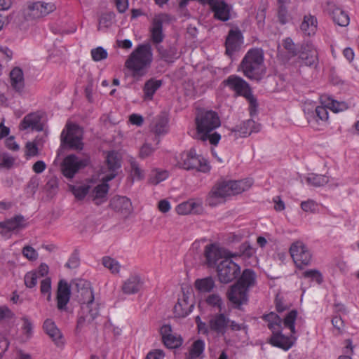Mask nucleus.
<instances>
[{
  "mask_svg": "<svg viewBox=\"0 0 359 359\" xmlns=\"http://www.w3.org/2000/svg\"><path fill=\"white\" fill-rule=\"evenodd\" d=\"M196 135L198 139L217 145L221 140V135L213 132L221 126L218 114L212 110H202L197 113L195 118Z\"/></svg>",
  "mask_w": 359,
  "mask_h": 359,
  "instance_id": "f257e3e1",
  "label": "nucleus"
},
{
  "mask_svg": "<svg viewBox=\"0 0 359 359\" xmlns=\"http://www.w3.org/2000/svg\"><path fill=\"white\" fill-rule=\"evenodd\" d=\"M252 184V181L250 179L219 182L208 194L207 204L212 207L217 206L222 203L226 197L241 194L250 189Z\"/></svg>",
  "mask_w": 359,
  "mask_h": 359,
  "instance_id": "f03ea898",
  "label": "nucleus"
},
{
  "mask_svg": "<svg viewBox=\"0 0 359 359\" xmlns=\"http://www.w3.org/2000/svg\"><path fill=\"white\" fill-rule=\"evenodd\" d=\"M153 60L152 49L149 44L139 45L125 62V67L133 77H142L147 73Z\"/></svg>",
  "mask_w": 359,
  "mask_h": 359,
  "instance_id": "7ed1b4c3",
  "label": "nucleus"
},
{
  "mask_svg": "<svg viewBox=\"0 0 359 359\" xmlns=\"http://www.w3.org/2000/svg\"><path fill=\"white\" fill-rule=\"evenodd\" d=\"M244 75L250 79L259 81L264 76V53L259 48L249 50L241 62Z\"/></svg>",
  "mask_w": 359,
  "mask_h": 359,
  "instance_id": "20e7f679",
  "label": "nucleus"
},
{
  "mask_svg": "<svg viewBox=\"0 0 359 359\" xmlns=\"http://www.w3.org/2000/svg\"><path fill=\"white\" fill-rule=\"evenodd\" d=\"M297 311L292 310L289 311L283 318V325L285 328L290 330L291 334L285 336L282 331L274 332L269 339V344L273 346L278 347L284 351H288L291 348L297 341L295 329V321L297 317Z\"/></svg>",
  "mask_w": 359,
  "mask_h": 359,
  "instance_id": "39448f33",
  "label": "nucleus"
},
{
  "mask_svg": "<svg viewBox=\"0 0 359 359\" xmlns=\"http://www.w3.org/2000/svg\"><path fill=\"white\" fill-rule=\"evenodd\" d=\"M176 161L179 168L187 170L208 172L210 170L208 161L203 156L198 154L194 149L179 154L176 156Z\"/></svg>",
  "mask_w": 359,
  "mask_h": 359,
  "instance_id": "423d86ee",
  "label": "nucleus"
},
{
  "mask_svg": "<svg viewBox=\"0 0 359 359\" xmlns=\"http://www.w3.org/2000/svg\"><path fill=\"white\" fill-rule=\"evenodd\" d=\"M224 83L236 93L244 96L248 100L250 114L251 115L256 113L257 107V100L252 95L249 85L245 80L238 76L231 75Z\"/></svg>",
  "mask_w": 359,
  "mask_h": 359,
  "instance_id": "0eeeda50",
  "label": "nucleus"
},
{
  "mask_svg": "<svg viewBox=\"0 0 359 359\" xmlns=\"http://www.w3.org/2000/svg\"><path fill=\"white\" fill-rule=\"evenodd\" d=\"M83 130L77 125L67 123L61 134V141L70 148L81 150L83 147Z\"/></svg>",
  "mask_w": 359,
  "mask_h": 359,
  "instance_id": "6e6552de",
  "label": "nucleus"
},
{
  "mask_svg": "<svg viewBox=\"0 0 359 359\" xmlns=\"http://www.w3.org/2000/svg\"><path fill=\"white\" fill-rule=\"evenodd\" d=\"M290 253L297 268L302 269L311 264V252L303 242L297 241L292 243Z\"/></svg>",
  "mask_w": 359,
  "mask_h": 359,
  "instance_id": "1a4fd4ad",
  "label": "nucleus"
},
{
  "mask_svg": "<svg viewBox=\"0 0 359 359\" xmlns=\"http://www.w3.org/2000/svg\"><path fill=\"white\" fill-rule=\"evenodd\" d=\"M239 265L233 262L230 257H225L217 266L219 280L222 283H229L233 280L240 273Z\"/></svg>",
  "mask_w": 359,
  "mask_h": 359,
  "instance_id": "9d476101",
  "label": "nucleus"
},
{
  "mask_svg": "<svg viewBox=\"0 0 359 359\" xmlns=\"http://www.w3.org/2000/svg\"><path fill=\"white\" fill-rule=\"evenodd\" d=\"M90 163V158L86 156L80 158L74 154L68 155L62 163V172L65 177L73 178L81 169L86 167Z\"/></svg>",
  "mask_w": 359,
  "mask_h": 359,
  "instance_id": "9b49d317",
  "label": "nucleus"
},
{
  "mask_svg": "<svg viewBox=\"0 0 359 359\" xmlns=\"http://www.w3.org/2000/svg\"><path fill=\"white\" fill-rule=\"evenodd\" d=\"M116 173H109L102 177V182L96 184L93 180H90L93 187L90 190V197L96 205H100L107 200V195L109 191L108 182L114 179Z\"/></svg>",
  "mask_w": 359,
  "mask_h": 359,
  "instance_id": "f8f14e48",
  "label": "nucleus"
},
{
  "mask_svg": "<svg viewBox=\"0 0 359 359\" xmlns=\"http://www.w3.org/2000/svg\"><path fill=\"white\" fill-rule=\"evenodd\" d=\"M171 20L169 15L159 13L154 15L149 28L150 36L154 43L159 44L164 39L163 33V23L168 22Z\"/></svg>",
  "mask_w": 359,
  "mask_h": 359,
  "instance_id": "ddd939ff",
  "label": "nucleus"
},
{
  "mask_svg": "<svg viewBox=\"0 0 359 359\" xmlns=\"http://www.w3.org/2000/svg\"><path fill=\"white\" fill-rule=\"evenodd\" d=\"M56 9L53 3L37 1L27 6L25 15L28 19H37L48 15Z\"/></svg>",
  "mask_w": 359,
  "mask_h": 359,
  "instance_id": "4468645a",
  "label": "nucleus"
},
{
  "mask_svg": "<svg viewBox=\"0 0 359 359\" xmlns=\"http://www.w3.org/2000/svg\"><path fill=\"white\" fill-rule=\"evenodd\" d=\"M191 294L189 292L182 291L179 297L177 304L174 306V314L177 318L187 316L194 309V303L191 301Z\"/></svg>",
  "mask_w": 359,
  "mask_h": 359,
  "instance_id": "2eb2a0df",
  "label": "nucleus"
},
{
  "mask_svg": "<svg viewBox=\"0 0 359 359\" xmlns=\"http://www.w3.org/2000/svg\"><path fill=\"white\" fill-rule=\"evenodd\" d=\"M297 55L299 60L306 66H313L318 61L317 50L311 42L304 43L299 50Z\"/></svg>",
  "mask_w": 359,
  "mask_h": 359,
  "instance_id": "dca6fc26",
  "label": "nucleus"
},
{
  "mask_svg": "<svg viewBox=\"0 0 359 359\" xmlns=\"http://www.w3.org/2000/svg\"><path fill=\"white\" fill-rule=\"evenodd\" d=\"M229 301L236 307L246 304L248 300V290L235 283L227 292Z\"/></svg>",
  "mask_w": 359,
  "mask_h": 359,
  "instance_id": "f3484780",
  "label": "nucleus"
},
{
  "mask_svg": "<svg viewBox=\"0 0 359 359\" xmlns=\"http://www.w3.org/2000/svg\"><path fill=\"white\" fill-rule=\"evenodd\" d=\"M215 18L227 21L230 18L231 7L224 0H208Z\"/></svg>",
  "mask_w": 359,
  "mask_h": 359,
  "instance_id": "a211bd4d",
  "label": "nucleus"
},
{
  "mask_svg": "<svg viewBox=\"0 0 359 359\" xmlns=\"http://www.w3.org/2000/svg\"><path fill=\"white\" fill-rule=\"evenodd\" d=\"M261 130V125L252 119L243 121L239 125L233 128L231 130L235 135L239 137H245L252 133H258Z\"/></svg>",
  "mask_w": 359,
  "mask_h": 359,
  "instance_id": "6ab92c4d",
  "label": "nucleus"
},
{
  "mask_svg": "<svg viewBox=\"0 0 359 359\" xmlns=\"http://www.w3.org/2000/svg\"><path fill=\"white\" fill-rule=\"evenodd\" d=\"M175 210L177 214L185 215L188 214H201L203 212L201 200L191 199L177 205Z\"/></svg>",
  "mask_w": 359,
  "mask_h": 359,
  "instance_id": "aec40b11",
  "label": "nucleus"
},
{
  "mask_svg": "<svg viewBox=\"0 0 359 359\" xmlns=\"http://www.w3.org/2000/svg\"><path fill=\"white\" fill-rule=\"evenodd\" d=\"M71 295L70 286L67 281L61 280L58 283L57 290V307L59 310H65Z\"/></svg>",
  "mask_w": 359,
  "mask_h": 359,
  "instance_id": "412c9836",
  "label": "nucleus"
},
{
  "mask_svg": "<svg viewBox=\"0 0 359 359\" xmlns=\"http://www.w3.org/2000/svg\"><path fill=\"white\" fill-rule=\"evenodd\" d=\"M110 205L115 211L121 212L125 216L130 215L133 211L130 200L126 196H116L113 197Z\"/></svg>",
  "mask_w": 359,
  "mask_h": 359,
  "instance_id": "4be33fe9",
  "label": "nucleus"
},
{
  "mask_svg": "<svg viewBox=\"0 0 359 359\" xmlns=\"http://www.w3.org/2000/svg\"><path fill=\"white\" fill-rule=\"evenodd\" d=\"M144 285V281L137 274L130 275L123 281L121 290L126 294H133L139 292Z\"/></svg>",
  "mask_w": 359,
  "mask_h": 359,
  "instance_id": "5701e85b",
  "label": "nucleus"
},
{
  "mask_svg": "<svg viewBox=\"0 0 359 359\" xmlns=\"http://www.w3.org/2000/svg\"><path fill=\"white\" fill-rule=\"evenodd\" d=\"M242 34L239 30H230L226 39V53L231 55L242 43Z\"/></svg>",
  "mask_w": 359,
  "mask_h": 359,
  "instance_id": "b1692460",
  "label": "nucleus"
},
{
  "mask_svg": "<svg viewBox=\"0 0 359 359\" xmlns=\"http://www.w3.org/2000/svg\"><path fill=\"white\" fill-rule=\"evenodd\" d=\"M19 128L22 130L27 129L35 130L37 131L41 130L43 127L41 123L40 114L37 112H33L26 115L21 121Z\"/></svg>",
  "mask_w": 359,
  "mask_h": 359,
  "instance_id": "393cba45",
  "label": "nucleus"
},
{
  "mask_svg": "<svg viewBox=\"0 0 359 359\" xmlns=\"http://www.w3.org/2000/svg\"><path fill=\"white\" fill-rule=\"evenodd\" d=\"M230 320L224 313L213 316L209 321L210 330L217 334H224L226 332Z\"/></svg>",
  "mask_w": 359,
  "mask_h": 359,
  "instance_id": "a878e982",
  "label": "nucleus"
},
{
  "mask_svg": "<svg viewBox=\"0 0 359 359\" xmlns=\"http://www.w3.org/2000/svg\"><path fill=\"white\" fill-rule=\"evenodd\" d=\"M10 81L12 88L17 92H22L25 87L24 73L21 68L14 67L10 72Z\"/></svg>",
  "mask_w": 359,
  "mask_h": 359,
  "instance_id": "bb28decb",
  "label": "nucleus"
},
{
  "mask_svg": "<svg viewBox=\"0 0 359 359\" xmlns=\"http://www.w3.org/2000/svg\"><path fill=\"white\" fill-rule=\"evenodd\" d=\"M25 226V220L22 216H16L6 221L0 222V228L5 231H19Z\"/></svg>",
  "mask_w": 359,
  "mask_h": 359,
  "instance_id": "cd10ccee",
  "label": "nucleus"
},
{
  "mask_svg": "<svg viewBox=\"0 0 359 359\" xmlns=\"http://www.w3.org/2000/svg\"><path fill=\"white\" fill-rule=\"evenodd\" d=\"M320 100L321 104H324L334 113L344 111L348 108L346 102L335 100L327 95H321Z\"/></svg>",
  "mask_w": 359,
  "mask_h": 359,
  "instance_id": "c85d7f7f",
  "label": "nucleus"
},
{
  "mask_svg": "<svg viewBox=\"0 0 359 359\" xmlns=\"http://www.w3.org/2000/svg\"><path fill=\"white\" fill-rule=\"evenodd\" d=\"M205 256L207 264L212 267L215 266L217 262L222 258L223 253L220 248L214 244L207 245L205 250Z\"/></svg>",
  "mask_w": 359,
  "mask_h": 359,
  "instance_id": "c756f323",
  "label": "nucleus"
},
{
  "mask_svg": "<svg viewBox=\"0 0 359 359\" xmlns=\"http://www.w3.org/2000/svg\"><path fill=\"white\" fill-rule=\"evenodd\" d=\"M43 329L57 346L63 344L62 334L53 321L50 319L46 320L43 323Z\"/></svg>",
  "mask_w": 359,
  "mask_h": 359,
  "instance_id": "7c9ffc66",
  "label": "nucleus"
},
{
  "mask_svg": "<svg viewBox=\"0 0 359 359\" xmlns=\"http://www.w3.org/2000/svg\"><path fill=\"white\" fill-rule=\"evenodd\" d=\"M318 22L316 18L311 15H306L300 25V29L305 35L315 34L317 30Z\"/></svg>",
  "mask_w": 359,
  "mask_h": 359,
  "instance_id": "2f4dec72",
  "label": "nucleus"
},
{
  "mask_svg": "<svg viewBox=\"0 0 359 359\" xmlns=\"http://www.w3.org/2000/svg\"><path fill=\"white\" fill-rule=\"evenodd\" d=\"M256 283V274L251 269H245L243 271L236 284L249 291Z\"/></svg>",
  "mask_w": 359,
  "mask_h": 359,
  "instance_id": "473e14b6",
  "label": "nucleus"
},
{
  "mask_svg": "<svg viewBox=\"0 0 359 359\" xmlns=\"http://www.w3.org/2000/svg\"><path fill=\"white\" fill-rule=\"evenodd\" d=\"M92 187L93 185L90 183V181L82 184L69 185V190L75 198L79 201L83 200L87 195L90 196V190Z\"/></svg>",
  "mask_w": 359,
  "mask_h": 359,
  "instance_id": "72a5a7b5",
  "label": "nucleus"
},
{
  "mask_svg": "<svg viewBox=\"0 0 359 359\" xmlns=\"http://www.w3.org/2000/svg\"><path fill=\"white\" fill-rule=\"evenodd\" d=\"M263 319L267 322L268 327L272 331V334L280 331L283 320L276 313L271 312L263 316Z\"/></svg>",
  "mask_w": 359,
  "mask_h": 359,
  "instance_id": "f704fd0d",
  "label": "nucleus"
},
{
  "mask_svg": "<svg viewBox=\"0 0 359 359\" xmlns=\"http://www.w3.org/2000/svg\"><path fill=\"white\" fill-rule=\"evenodd\" d=\"M306 105V104H305ZM312 108H315V111H311L310 109H306V106H304V111L305 114L307 116V118L309 121H310V118L313 117L314 115L320 121H326L328 119V111L327 109L328 107H325L324 104H322L321 106L314 107L313 106Z\"/></svg>",
  "mask_w": 359,
  "mask_h": 359,
  "instance_id": "c9c22d12",
  "label": "nucleus"
},
{
  "mask_svg": "<svg viewBox=\"0 0 359 359\" xmlns=\"http://www.w3.org/2000/svg\"><path fill=\"white\" fill-rule=\"evenodd\" d=\"M194 286L198 292L208 293L214 289L215 283L212 277H206L196 280Z\"/></svg>",
  "mask_w": 359,
  "mask_h": 359,
  "instance_id": "e433bc0d",
  "label": "nucleus"
},
{
  "mask_svg": "<svg viewBox=\"0 0 359 359\" xmlns=\"http://www.w3.org/2000/svg\"><path fill=\"white\" fill-rule=\"evenodd\" d=\"M162 83L160 80L149 79L144 86V99L151 100L156 91L161 87Z\"/></svg>",
  "mask_w": 359,
  "mask_h": 359,
  "instance_id": "4c0bfd02",
  "label": "nucleus"
},
{
  "mask_svg": "<svg viewBox=\"0 0 359 359\" xmlns=\"http://www.w3.org/2000/svg\"><path fill=\"white\" fill-rule=\"evenodd\" d=\"M334 22L341 27H346L350 22V18L346 12L340 8H335L332 13Z\"/></svg>",
  "mask_w": 359,
  "mask_h": 359,
  "instance_id": "58836bf2",
  "label": "nucleus"
},
{
  "mask_svg": "<svg viewBox=\"0 0 359 359\" xmlns=\"http://www.w3.org/2000/svg\"><path fill=\"white\" fill-rule=\"evenodd\" d=\"M157 50L161 58L168 62H173L179 57L177 49L174 47L165 49L162 46H158Z\"/></svg>",
  "mask_w": 359,
  "mask_h": 359,
  "instance_id": "ea45409f",
  "label": "nucleus"
},
{
  "mask_svg": "<svg viewBox=\"0 0 359 359\" xmlns=\"http://www.w3.org/2000/svg\"><path fill=\"white\" fill-rule=\"evenodd\" d=\"M169 177V172L166 170L161 168L153 169L149 175V181L152 184H158L165 180Z\"/></svg>",
  "mask_w": 359,
  "mask_h": 359,
  "instance_id": "a19ab883",
  "label": "nucleus"
},
{
  "mask_svg": "<svg viewBox=\"0 0 359 359\" xmlns=\"http://www.w3.org/2000/svg\"><path fill=\"white\" fill-rule=\"evenodd\" d=\"M81 309L83 314L86 315L85 318L88 320H94L100 313L99 304L97 302L82 306Z\"/></svg>",
  "mask_w": 359,
  "mask_h": 359,
  "instance_id": "79ce46f5",
  "label": "nucleus"
},
{
  "mask_svg": "<svg viewBox=\"0 0 359 359\" xmlns=\"http://www.w3.org/2000/svg\"><path fill=\"white\" fill-rule=\"evenodd\" d=\"M102 264L105 268L108 269L111 273L117 275L120 273L121 265L116 259L109 256H105L102 259Z\"/></svg>",
  "mask_w": 359,
  "mask_h": 359,
  "instance_id": "37998d69",
  "label": "nucleus"
},
{
  "mask_svg": "<svg viewBox=\"0 0 359 359\" xmlns=\"http://www.w3.org/2000/svg\"><path fill=\"white\" fill-rule=\"evenodd\" d=\"M107 163L110 173H116V170L121 167L120 159L117 153L110 151L107 156Z\"/></svg>",
  "mask_w": 359,
  "mask_h": 359,
  "instance_id": "c03bdc74",
  "label": "nucleus"
},
{
  "mask_svg": "<svg viewBox=\"0 0 359 359\" xmlns=\"http://www.w3.org/2000/svg\"><path fill=\"white\" fill-rule=\"evenodd\" d=\"M154 132L158 135L165 134L168 131V118L165 116H160L156 118Z\"/></svg>",
  "mask_w": 359,
  "mask_h": 359,
  "instance_id": "a18cd8bd",
  "label": "nucleus"
},
{
  "mask_svg": "<svg viewBox=\"0 0 359 359\" xmlns=\"http://www.w3.org/2000/svg\"><path fill=\"white\" fill-rule=\"evenodd\" d=\"M94 302H95L94 293L90 287H86L80 290V302L81 306Z\"/></svg>",
  "mask_w": 359,
  "mask_h": 359,
  "instance_id": "49530a36",
  "label": "nucleus"
},
{
  "mask_svg": "<svg viewBox=\"0 0 359 359\" xmlns=\"http://www.w3.org/2000/svg\"><path fill=\"white\" fill-rule=\"evenodd\" d=\"M205 342L198 339L194 342L189 351V359H196L204 351Z\"/></svg>",
  "mask_w": 359,
  "mask_h": 359,
  "instance_id": "de8ad7c7",
  "label": "nucleus"
},
{
  "mask_svg": "<svg viewBox=\"0 0 359 359\" xmlns=\"http://www.w3.org/2000/svg\"><path fill=\"white\" fill-rule=\"evenodd\" d=\"M328 181V177L323 175L311 174L306 178L307 183L313 187L323 186L326 184Z\"/></svg>",
  "mask_w": 359,
  "mask_h": 359,
  "instance_id": "09e8293b",
  "label": "nucleus"
},
{
  "mask_svg": "<svg viewBox=\"0 0 359 359\" xmlns=\"http://www.w3.org/2000/svg\"><path fill=\"white\" fill-rule=\"evenodd\" d=\"M40 291L41 294L46 296V299L48 302H50L51 300V280L50 278L46 277L41 281Z\"/></svg>",
  "mask_w": 359,
  "mask_h": 359,
  "instance_id": "8fccbe9b",
  "label": "nucleus"
},
{
  "mask_svg": "<svg viewBox=\"0 0 359 359\" xmlns=\"http://www.w3.org/2000/svg\"><path fill=\"white\" fill-rule=\"evenodd\" d=\"M302 277L304 278H309L312 281H315L318 284H320L323 281V277L320 271L317 269H309L305 271L302 273Z\"/></svg>",
  "mask_w": 359,
  "mask_h": 359,
  "instance_id": "3c124183",
  "label": "nucleus"
},
{
  "mask_svg": "<svg viewBox=\"0 0 359 359\" xmlns=\"http://www.w3.org/2000/svg\"><path fill=\"white\" fill-rule=\"evenodd\" d=\"M92 59L95 62H99L107 57V51L101 46L93 48L90 51Z\"/></svg>",
  "mask_w": 359,
  "mask_h": 359,
  "instance_id": "603ef678",
  "label": "nucleus"
},
{
  "mask_svg": "<svg viewBox=\"0 0 359 359\" xmlns=\"http://www.w3.org/2000/svg\"><path fill=\"white\" fill-rule=\"evenodd\" d=\"M39 278V276H37L36 272H34L33 271L27 272L24 278V281L26 287L29 288H32L35 287L37 284Z\"/></svg>",
  "mask_w": 359,
  "mask_h": 359,
  "instance_id": "864d4df0",
  "label": "nucleus"
},
{
  "mask_svg": "<svg viewBox=\"0 0 359 359\" xmlns=\"http://www.w3.org/2000/svg\"><path fill=\"white\" fill-rule=\"evenodd\" d=\"M164 344L169 348H175L181 346L182 340L180 337L174 336L172 334L163 340Z\"/></svg>",
  "mask_w": 359,
  "mask_h": 359,
  "instance_id": "5fc2aeb1",
  "label": "nucleus"
},
{
  "mask_svg": "<svg viewBox=\"0 0 359 359\" xmlns=\"http://www.w3.org/2000/svg\"><path fill=\"white\" fill-rule=\"evenodd\" d=\"M206 303L218 309L219 311L222 309V300L218 294H210L206 298Z\"/></svg>",
  "mask_w": 359,
  "mask_h": 359,
  "instance_id": "6e6d98bb",
  "label": "nucleus"
},
{
  "mask_svg": "<svg viewBox=\"0 0 359 359\" xmlns=\"http://www.w3.org/2000/svg\"><path fill=\"white\" fill-rule=\"evenodd\" d=\"M131 165V175L135 180H142L144 177V172L142 170L135 161H132Z\"/></svg>",
  "mask_w": 359,
  "mask_h": 359,
  "instance_id": "4d7b16f0",
  "label": "nucleus"
},
{
  "mask_svg": "<svg viewBox=\"0 0 359 359\" xmlns=\"http://www.w3.org/2000/svg\"><path fill=\"white\" fill-rule=\"evenodd\" d=\"M283 46L290 54L292 55H297L299 50H297L294 43L290 38H286L284 39L283 41Z\"/></svg>",
  "mask_w": 359,
  "mask_h": 359,
  "instance_id": "13d9d810",
  "label": "nucleus"
},
{
  "mask_svg": "<svg viewBox=\"0 0 359 359\" xmlns=\"http://www.w3.org/2000/svg\"><path fill=\"white\" fill-rule=\"evenodd\" d=\"M301 208L304 212H313L316 211L317 208V203L314 201L309 199L301 203Z\"/></svg>",
  "mask_w": 359,
  "mask_h": 359,
  "instance_id": "bf43d9fd",
  "label": "nucleus"
},
{
  "mask_svg": "<svg viewBox=\"0 0 359 359\" xmlns=\"http://www.w3.org/2000/svg\"><path fill=\"white\" fill-rule=\"evenodd\" d=\"M22 254L29 260H36L38 257L37 252L31 246H25L22 250Z\"/></svg>",
  "mask_w": 359,
  "mask_h": 359,
  "instance_id": "052dcab7",
  "label": "nucleus"
},
{
  "mask_svg": "<svg viewBox=\"0 0 359 359\" xmlns=\"http://www.w3.org/2000/svg\"><path fill=\"white\" fill-rule=\"evenodd\" d=\"M154 151H155V148L152 147L149 144L145 143L140 148V157L142 158H145L151 156Z\"/></svg>",
  "mask_w": 359,
  "mask_h": 359,
  "instance_id": "680f3d73",
  "label": "nucleus"
},
{
  "mask_svg": "<svg viewBox=\"0 0 359 359\" xmlns=\"http://www.w3.org/2000/svg\"><path fill=\"white\" fill-rule=\"evenodd\" d=\"M14 158L9 155L4 154L2 156L0 161V167L10 168L14 163Z\"/></svg>",
  "mask_w": 359,
  "mask_h": 359,
  "instance_id": "e2e57ef3",
  "label": "nucleus"
},
{
  "mask_svg": "<svg viewBox=\"0 0 359 359\" xmlns=\"http://www.w3.org/2000/svg\"><path fill=\"white\" fill-rule=\"evenodd\" d=\"M119 13H125L128 8V0H114Z\"/></svg>",
  "mask_w": 359,
  "mask_h": 359,
  "instance_id": "0e129e2a",
  "label": "nucleus"
},
{
  "mask_svg": "<svg viewBox=\"0 0 359 359\" xmlns=\"http://www.w3.org/2000/svg\"><path fill=\"white\" fill-rule=\"evenodd\" d=\"M112 19L111 14H103L99 20V27H107L111 25V20Z\"/></svg>",
  "mask_w": 359,
  "mask_h": 359,
  "instance_id": "69168bd1",
  "label": "nucleus"
},
{
  "mask_svg": "<svg viewBox=\"0 0 359 359\" xmlns=\"http://www.w3.org/2000/svg\"><path fill=\"white\" fill-rule=\"evenodd\" d=\"M27 154L34 156L38 154V147L35 142H29L26 144Z\"/></svg>",
  "mask_w": 359,
  "mask_h": 359,
  "instance_id": "338daca9",
  "label": "nucleus"
},
{
  "mask_svg": "<svg viewBox=\"0 0 359 359\" xmlns=\"http://www.w3.org/2000/svg\"><path fill=\"white\" fill-rule=\"evenodd\" d=\"M165 355L161 350H155L149 352L146 359H164Z\"/></svg>",
  "mask_w": 359,
  "mask_h": 359,
  "instance_id": "774afa93",
  "label": "nucleus"
}]
</instances>
